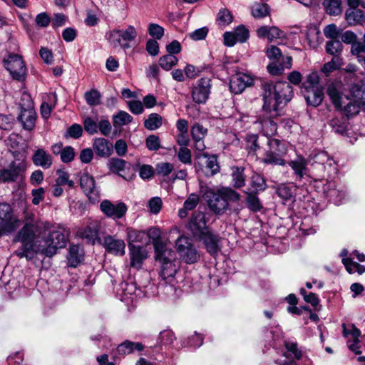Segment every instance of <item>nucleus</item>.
I'll list each match as a JSON object with an SVG mask.
<instances>
[{
  "label": "nucleus",
  "mask_w": 365,
  "mask_h": 365,
  "mask_svg": "<svg viewBox=\"0 0 365 365\" xmlns=\"http://www.w3.org/2000/svg\"><path fill=\"white\" fill-rule=\"evenodd\" d=\"M84 252L80 245H71L68 255V261L71 267H76L83 259Z\"/></svg>",
  "instance_id": "2f4dec72"
},
{
  "label": "nucleus",
  "mask_w": 365,
  "mask_h": 365,
  "mask_svg": "<svg viewBox=\"0 0 365 365\" xmlns=\"http://www.w3.org/2000/svg\"><path fill=\"white\" fill-rule=\"evenodd\" d=\"M86 103L91 106H96L101 103V94L96 89H91L85 93Z\"/></svg>",
  "instance_id": "603ef678"
},
{
  "label": "nucleus",
  "mask_w": 365,
  "mask_h": 365,
  "mask_svg": "<svg viewBox=\"0 0 365 365\" xmlns=\"http://www.w3.org/2000/svg\"><path fill=\"white\" fill-rule=\"evenodd\" d=\"M128 247L130 267L138 269L141 268L143 261L147 258L145 249L142 246L135 245L131 243L128 245Z\"/></svg>",
  "instance_id": "4be33fe9"
},
{
  "label": "nucleus",
  "mask_w": 365,
  "mask_h": 365,
  "mask_svg": "<svg viewBox=\"0 0 365 365\" xmlns=\"http://www.w3.org/2000/svg\"><path fill=\"white\" fill-rule=\"evenodd\" d=\"M251 185L257 192H262L267 188L264 178L258 174L252 176Z\"/></svg>",
  "instance_id": "6e6d98bb"
},
{
  "label": "nucleus",
  "mask_w": 365,
  "mask_h": 365,
  "mask_svg": "<svg viewBox=\"0 0 365 365\" xmlns=\"http://www.w3.org/2000/svg\"><path fill=\"white\" fill-rule=\"evenodd\" d=\"M200 234V238L205 245L207 251L212 255L217 254L220 250V236L208 230L202 231Z\"/></svg>",
  "instance_id": "412c9836"
},
{
  "label": "nucleus",
  "mask_w": 365,
  "mask_h": 365,
  "mask_svg": "<svg viewBox=\"0 0 365 365\" xmlns=\"http://www.w3.org/2000/svg\"><path fill=\"white\" fill-rule=\"evenodd\" d=\"M155 259L160 264L162 279L166 280L175 275L177 267L174 262L175 254L173 250L168 249L164 244H156Z\"/></svg>",
  "instance_id": "39448f33"
},
{
  "label": "nucleus",
  "mask_w": 365,
  "mask_h": 365,
  "mask_svg": "<svg viewBox=\"0 0 365 365\" xmlns=\"http://www.w3.org/2000/svg\"><path fill=\"white\" fill-rule=\"evenodd\" d=\"M175 246L181 258L187 264L196 262L200 255L190 242V240L185 236H180L176 240Z\"/></svg>",
  "instance_id": "9d476101"
},
{
  "label": "nucleus",
  "mask_w": 365,
  "mask_h": 365,
  "mask_svg": "<svg viewBox=\"0 0 365 365\" xmlns=\"http://www.w3.org/2000/svg\"><path fill=\"white\" fill-rule=\"evenodd\" d=\"M26 168L24 160L13 161L7 168L0 170V181L2 182H14L25 172Z\"/></svg>",
  "instance_id": "dca6fc26"
},
{
  "label": "nucleus",
  "mask_w": 365,
  "mask_h": 365,
  "mask_svg": "<svg viewBox=\"0 0 365 365\" xmlns=\"http://www.w3.org/2000/svg\"><path fill=\"white\" fill-rule=\"evenodd\" d=\"M74 157V149L71 146L65 147L61 152V160L65 163L71 162Z\"/></svg>",
  "instance_id": "338daca9"
},
{
  "label": "nucleus",
  "mask_w": 365,
  "mask_h": 365,
  "mask_svg": "<svg viewBox=\"0 0 365 365\" xmlns=\"http://www.w3.org/2000/svg\"><path fill=\"white\" fill-rule=\"evenodd\" d=\"M178 62V58L169 53L160 57L159 59L160 66L165 71H170Z\"/></svg>",
  "instance_id": "3c124183"
},
{
  "label": "nucleus",
  "mask_w": 365,
  "mask_h": 365,
  "mask_svg": "<svg viewBox=\"0 0 365 365\" xmlns=\"http://www.w3.org/2000/svg\"><path fill=\"white\" fill-rule=\"evenodd\" d=\"M128 245L133 242L147 243V234L145 231H139L133 228L127 229Z\"/></svg>",
  "instance_id": "58836bf2"
},
{
  "label": "nucleus",
  "mask_w": 365,
  "mask_h": 365,
  "mask_svg": "<svg viewBox=\"0 0 365 365\" xmlns=\"http://www.w3.org/2000/svg\"><path fill=\"white\" fill-rule=\"evenodd\" d=\"M246 193V203L247 207L252 212L260 211L263 208V206L257 195L253 192Z\"/></svg>",
  "instance_id": "49530a36"
},
{
  "label": "nucleus",
  "mask_w": 365,
  "mask_h": 365,
  "mask_svg": "<svg viewBox=\"0 0 365 365\" xmlns=\"http://www.w3.org/2000/svg\"><path fill=\"white\" fill-rule=\"evenodd\" d=\"M195 156L197 158H200L201 157L207 158L205 163L207 175H214L219 172L220 166L216 155H209L207 153H202L196 154Z\"/></svg>",
  "instance_id": "7c9ffc66"
},
{
  "label": "nucleus",
  "mask_w": 365,
  "mask_h": 365,
  "mask_svg": "<svg viewBox=\"0 0 365 365\" xmlns=\"http://www.w3.org/2000/svg\"><path fill=\"white\" fill-rule=\"evenodd\" d=\"M234 34L236 36V38L238 42L240 43L245 42L249 38V31L243 25L237 26L235 29Z\"/></svg>",
  "instance_id": "0e129e2a"
},
{
  "label": "nucleus",
  "mask_w": 365,
  "mask_h": 365,
  "mask_svg": "<svg viewBox=\"0 0 365 365\" xmlns=\"http://www.w3.org/2000/svg\"><path fill=\"white\" fill-rule=\"evenodd\" d=\"M245 169L240 167H233L232 173V182L235 188H240L245 185Z\"/></svg>",
  "instance_id": "4c0bfd02"
},
{
  "label": "nucleus",
  "mask_w": 365,
  "mask_h": 365,
  "mask_svg": "<svg viewBox=\"0 0 365 365\" xmlns=\"http://www.w3.org/2000/svg\"><path fill=\"white\" fill-rule=\"evenodd\" d=\"M307 92L305 99L309 105L317 107L322 103L324 98V88L309 89Z\"/></svg>",
  "instance_id": "72a5a7b5"
},
{
  "label": "nucleus",
  "mask_w": 365,
  "mask_h": 365,
  "mask_svg": "<svg viewBox=\"0 0 365 365\" xmlns=\"http://www.w3.org/2000/svg\"><path fill=\"white\" fill-rule=\"evenodd\" d=\"M4 65L14 79L23 81L26 73V65L18 54H9L4 59Z\"/></svg>",
  "instance_id": "1a4fd4ad"
},
{
  "label": "nucleus",
  "mask_w": 365,
  "mask_h": 365,
  "mask_svg": "<svg viewBox=\"0 0 365 365\" xmlns=\"http://www.w3.org/2000/svg\"><path fill=\"white\" fill-rule=\"evenodd\" d=\"M137 31L133 26L129 25L125 29H114L106 34V38L113 48L120 47L126 51L131 48V43L135 41Z\"/></svg>",
  "instance_id": "423d86ee"
},
{
  "label": "nucleus",
  "mask_w": 365,
  "mask_h": 365,
  "mask_svg": "<svg viewBox=\"0 0 365 365\" xmlns=\"http://www.w3.org/2000/svg\"><path fill=\"white\" fill-rule=\"evenodd\" d=\"M31 160L36 166L41 167L43 169L51 168L53 163L51 155L43 148L36 149L32 155Z\"/></svg>",
  "instance_id": "393cba45"
},
{
  "label": "nucleus",
  "mask_w": 365,
  "mask_h": 365,
  "mask_svg": "<svg viewBox=\"0 0 365 365\" xmlns=\"http://www.w3.org/2000/svg\"><path fill=\"white\" fill-rule=\"evenodd\" d=\"M345 18L351 26L361 24L365 21V17L361 10L354 8H349L345 13Z\"/></svg>",
  "instance_id": "473e14b6"
},
{
  "label": "nucleus",
  "mask_w": 365,
  "mask_h": 365,
  "mask_svg": "<svg viewBox=\"0 0 365 365\" xmlns=\"http://www.w3.org/2000/svg\"><path fill=\"white\" fill-rule=\"evenodd\" d=\"M341 0H324V6L328 14L336 16L341 12Z\"/></svg>",
  "instance_id": "c03bdc74"
},
{
  "label": "nucleus",
  "mask_w": 365,
  "mask_h": 365,
  "mask_svg": "<svg viewBox=\"0 0 365 365\" xmlns=\"http://www.w3.org/2000/svg\"><path fill=\"white\" fill-rule=\"evenodd\" d=\"M329 125L336 133L343 135L346 131V125L342 118L334 117L330 120Z\"/></svg>",
  "instance_id": "864d4df0"
},
{
  "label": "nucleus",
  "mask_w": 365,
  "mask_h": 365,
  "mask_svg": "<svg viewBox=\"0 0 365 365\" xmlns=\"http://www.w3.org/2000/svg\"><path fill=\"white\" fill-rule=\"evenodd\" d=\"M354 98L365 108V83L353 91Z\"/></svg>",
  "instance_id": "774afa93"
},
{
  "label": "nucleus",
  "mask_w": 365,
  "mask_h": 365,
  "mask_svg": "<svg viewBox=\"0 0 365 365\" xmlns=\"http://www.w3.org/2000/svg\"><path fill=\"white\" fill-rule=\"evenodd\" d=\"M276 193L282 200H290L294 197V187L288 184H280L277 187Z\"/></svg>",
  "instance_id": "79ce46f5"
},
{
  "label": "nucleus",
  "mask_w": 365,
  "mask_h": 365,
  "mask_svg": "<svg viewBox=\"0 0 365 365\" xmlns=\"http://www.w3.org/2000/svg\"><path fill=\"white\" fill-rule=\"evenodd\" d=\"M200 202V197L195 193L190 194L184 202L183 207L178 211V216L181 218L187 217L188 212L194 210Z\"/></svg>",
  "instance_id": "c756f323"
},
{
  "label": "nucleus",
  "mask_w": 365,
  "mask_h": 365,
  "mask_svg": "<svg viewBox=\"0 0 365 365\" xmlns=\"http://www.w3.org/2000/svg\"><path fill=\"white\" fill-rule=\"evenodd\" d=\"M144 349V346L140 342H133L125 340L116 348V353L124 356L125 355L133 354L135 351H140Z\"/></svg>",
  "instance_id": "cd10ccee"
},
{
  "label": "nucleus",
  "mask_w": 365,
  "mask_h": 365,
  "mask_svg": "<svg viewBox=\"0 0 365 365\" xmlns=\"http://www.w3.org/2000/svg\"><path fill=\"white\" fill-rule=\"evenodd\" d=\"M264 110L279 115L280 110L293 97L292 86L286 81L264 82L262 86Z\"/></svg>",
  "instance_id": "f03ea898"
},
{
  "label": "nucleus",
  "mask_w": 365,
  "mask_h": 365,
  "mask_svg": "<svg viewBox=\"0 0 365 365\" xmlns=\"http://www.w3.org/2000/svg\"><path fill=\"white\" fill-rule=\"evenodd\" d=\"M13 241L21 244L14 255L31 261L37 255L48 257L53 256L58 249L66 247L67 237L61 227L45 221L26 223Z\"/></svg>",
  "instance_id": "f257e3e1"
},
{
  "label": "nucleus",
  "mask_w": 365,
  "mask_h": 365,
  "mask_svg": "<svg viewBox=\"0 0 365 365\" xmlns=\"http://www.w3.org/2000/svg\"><path fill=\"white\" fill-rule=\"evenodd\" d=\"M84 129L89 135L98 133V123L94 119L87 117L83 121Z\"/></svg>",
  "instance_id": "052dcab7"
},
{
  "label": "nucleus",
  "mask_w": 365,
  "mask_h": 365,
  "mask_svg": "<svg viewBox=\"0 0 365 365\" xmlns=\"http://www.w3.org/2000/svg\"><path fill=\"white\" fill-rule=\"evenodd\" d=\"M80 185L91 203L94 204L98 202L100 190L92 175L88 173H82L80 176Z\"/></svg>",
  "instance_id": "2eb2a0df"
},
{
  "label": "nucleus",
  "mask_w": 365,
  "mask_h": 365,
  "mask_svg": "<svg viewBox=\"0 0 365 365\" xmlns=\"http://www.w3.org/2000/svg\"><path fill=\"white\" fill-rule=\"evenodd\" d=\"M302 85L303 88L306 91H309V89L323 88V86L320 84L319 76L317 71H312L308 74Z\"/></svg>",
  "instance_id": "ea45409f"
},
{
  "label": "nucleus",
  "mask_w": 365,
  "mask_h": 365,
  "mask_svg": "<svg viewBox=\"0 0 365 365\" xmlns=\"http://www.w3.org/2000/svg\"><path fill=\"white\" fill-rule=\"evenodd\" d=\"M233 16L232 13L226 8L221 9L217 16V23L220 27H225L232 23Z\"/></svg>",
  "instance_id": "a18cd8bd"
},
{
  "label": "nucleus",
  "mask_w": 365,
  "mask_h": 365,
  "mask_svg": "<svg viewBox=\"0 0 365 365\" xmlns=\"http://www.w3.org/2000/svg\"><path fill=\"white\" fill-rule=\"evenodd\" d=\"M267 145L268 150L262 162L267 165H284L283 157L287 153L285 144L278 139L271 138L268 140Z\"/></svg>",
  "instance_id": "6e6552de"
},
{
  "label": "nucleus",
  "mask_w": 365,
  "mask_h": 365,
  "mask_svg": "<svg viewBox=\"0 0 365 365\" xmlns=\"http://www.w3.org/2000/svg\"><path fill=\"white\" fill-rule=\"evenodd\" d=\"M258 136L257 135H250L247 138V150L250 155H253L259 149V145L257 143Z\"/></svg>",
  "instance_id": "680f3d73"
},
{
  "label": "nucleus",
  "mask_w": 365,
  "mask_h": 365,
  "mask_svg": "<svg viewBox=\"0 0 365 365\" xmlns=\"http://www.w3.org/2000/svg\"><path fill=\"white\" fill-rule=\"evenodd\" d=\"M203 342V337L197 332L190 336H188L186 339L183 341V345L185 346H190L192 348H198L200 347Z\"/></svg>",
  "instance_id": "5fc2aeb1"
},
{
  "label": "nucleus",
  "mask_w": 365,
  "mask_h": 365,
  "mask_svg": "<svg viewBox=\"0 0 365 365\" xmlns=\"http://www.w3.org/2000/svg\"><path fill=\"white\" fill-rule=\"evenodd\" d=\"M211 89V79L208 77L200 78L191 91L192 101L197 104H204L207 101Z\"/></svg>",
  "instance_id": "4468645a"
},
{
  "label": "nucleus",
  "mask_w": 365,
  "mask_h": 365,
  "mask_svg": "<svg viewBox=\"0 0 365 365\" xmlns=\"http://www.w3.org/2000/svg\"><path fill=\"white\" fill-rule=\"evenodd\" d=\"M133 120V117L125 111L120 110L113 115V125L118 127L127 125Z\"/></svg>",
  "instance_id": "37998d69"
},
{
  "label": "nucleus",
  "mask_w": 365,
  "mask_h": 365,
  "mask_svg": "<svg viewBox=\"0 0 365 365\" xmlns=\"http://www.w3.org/2000/svg\"><path fill=\"white\" fill-rule=\"evenodd\" d=\"M288 165L293 170L294 179L297 181H301L304 177L312 175V171L308 168V159L299 155L295 159L289 161Z\"/></svg>",
  "instance_id": "a211bd4d"
},
{
  "label": "nucleus",
  "mask_w": 365,
  "mask_h": 365,
  "mask_svg": "<svg viewBox=\"0 0 365 365\" xmlns=\"http://www.w3.org/2000/svg\"><path fill=\"white\" fill-rule=\"evenodd\" d=\"M207 220L205 215L201 211H195L190 219L188 227L193 233H200L206 229Z\"/></svg>",
  "instance_id": "a878e982"
},
{
  "label": "nucleus",
  "mask_w": 365,
  "mask_h": 365,
  "mask_svg": "<svg viewBox=\"0 0 365 365\" xmlns=\"http://www.w3.org/2000/svg\"><path fill=\"white\" fill-rule=\"evenodd\" d=\"M277 116L273 115L272 112L264 110V106H262L261 113L257 116L255 123L259 125L258 128L261 130L262 133L269 139L277 133V126L274 119Z\"/></svg>",
  "instance_id": "f8f14e48"
},
{
  "label": "nucleus",
  "mask_w": 365,
  "mask_h": 365,
  "mask_svg": "<svg viewBox=\"0 0 365 365\" xmlns=\"http://www.w3.org/2000/svg\"><path fill=\"white\" fill-rule=\"evenodd\" d=\"M78 233L82 238L87 240V242L92 245L98 239V229L96 224L91 223Z\"/></svg>",
  "instance_id": "f704fd0d"
},
{
  "label": "nucleus",
  "mask_w": 365,
  "mask_h": 365,
  "mask_svg": "<svg viewBox=\"0 0 365 365\" xmlns=\"http://www.w3.org/2000/svg\"><path fill=\"white\" fill-rule=\"evenodd\" d=\"M269 6L267 4H257L253 6L252 14L255 18H263L268 15Z\"/></svg>",
  "instance_id": "4d7b16f0"
},
{
  "label": "nucleus",
  "mask_w": 365,
  "mask_h": 365,
  "mask_svg": "<svg viewBox=\"0 0 365 365\" xmlns=\"http://www.w3.org/2000/svg\"><path fill=\"white\" fill-rule=\"evenodd\" d=\"M254 80L250 76L244 73H238L233 75L230 81V91L235 94L241 93L246 88L253 85Z\"/></svg>",
  "instance_id": "6ab92c4d"
},
{
  "label": "nucleus",
  "mask_w": 365,
  "mask_h": 365,
  "mask_svg": "<svg viewBox=\"0 0 365 365\" xmlns=\"http://www.w3.org/2000/svg\"><path fill=\"white\" fill-rule=\"evenodd\" d=\"M100 210L107 217L117 220L125 215L128 207L121 201L111 202L104 200L100 204Z\"/></svg>",
  "instance_id": "9b49d317"
},
{
  "label": "nucleus",
  "mask_w": 365,
  "mask_h": 365,
  "mask_svg": "<svg viewBox=\"0 0 365 365\" xmlns=\"http://www.w3.org/2000/svg\"><path fill=\"white\" fill-rule=\"evenodd\" d=\"M18 119L25 130H32L36 125V113L33 108H24L21 110Z\"/></svg>",
  "instance_id": "bb28decb"
},
{
  "label": "nucleus",
  "mask_w": 365,
  "mask_h": 365,
  "mask_svg": "<svg viewBox=\"0 0 365 365\" xmlns=\"http://www.w3.org/2000/svg\"><path fill=\"white\" fill-rule=\"evenodd\" d=\"M207 134V129L202 125L196 123L191 128V135L194 141L195 148L200 152L205 149L204 138Z\"/></svg>",
  "instance_id": "5701e85b"
},
{
  "label": "nucleus",
  "mask_w": 365,
  "mask_h": 365,
  "mask_svg": "<svg viewBox=\"0 0 365 365\" xmlns=\"http://www.w3.org/2000/svg\"><path fill=\"white\" fill-rule=\"evenodd\" d=\"M103 245L106 250L110 254L123 256L125 253V242L123 240L115 238L114 236H106Z\"/></svg>",
  "instance_id": "aec40b11"
},
{
  "label": "nucleus",
  "mask_w": 365,
  "mask_h": 365,
  "mask_svg": "<svg viewBox=\"0 0 365 365\" xmlns=\"http://www.w3.org/2000/svg\"><path fill=\"white\" fill-rule=\"evenodd\" d=\"M209 209L217 215H222L229 210L230 202H237L240 195L230 187H225L217 192H209L206 194Z\"/></svg>",
  "instance_id": "7ed1b4c3"
},
{
  "label": "nucleus",
  "mask_w": 365,
  "mask_h": 365,
  "mask_svg": "<svg viewBox=\"0 0 365 365\" xmlns=\"http://www.w3.org/2000/svg\"><path fill=\"white\" fill-rule=\"evenodd\" d=\"M162 125V117L155 113H151L144 123L145 127L150 130H154L160 128Z\"/></svg>",
  "instance_id": "8fccbe9b"
},
{
  "label": "nucleus",
  "mask_w": 365,
  "mask_h": 365,
  "mask_svg": "<svg viewBox=\"0 0 365 365\" xmlns=\"http://www.w3.org/2000/svg\"><path fill=\"white\" fill-rule=\"evenodd\" d=\"M19 220L11 206L6 202L0 203V237L9 235L16 230Z\"/></svg>",
  "instance_id": "0eeeda50"
},
{
  "label": "nucleus",
  "mask_w": 365,
  "mask_h": 365,
  "mask_svg": "<svg viewBox=\"0 0 365 365\" xmlns=\"http://www.w3.org/2000/svg\"><path fill=\"white\" fill-rule=\"evenodd\" d=\"M57 100V95L55 93L46 96L41 106V115L43 118L47 119L50 117L52 109L56 105Z\"/></svg>",
  "instance_id": "c85d7f7f"
},
{
  "label": "nucleus",
  "mask_w": 365,
  "mask_h": 365,
  "mask_svg": "<svg viewBox=\"0 0 365 365\" xmlns=\"http://www.w3.org/2000/svg\"><path fill=\"white\" fill-rule=\"evenodd\" d=\"M174 167L170 163H158L155 167L156 174L161 176H168L173 170Z\"/></svg>",
  "instance_id": "bf43d9fd"
},
{
  "label": "nucleus",
  "mask_w": 365,
  "mask_h": 365,
  "mask_svg": "<svg viewBox=\"0 0 365 365\" xmlns=\"http://www.w3.org/2000/svg\"><path fill=\"white\" fill-rule=\"evenodd\" d=\"M342 60L339 57H333L332 59L324 63L322 66L321 71L328 76L334 71L339 68L341 65Z\"/></svg>",
  "instance_id": "09e8293b"
},
{
  "label": "nucleus",
  "mask_w": 365,
  "mask_h": 365,
  "mask_svg": "<svg viewBox=\"0 0 365 365\" xmlns=\"http://www.w3.org/2000/svg\"><path fill=\"white\" fill-rule=\"evenodd\" d=\"M93 148L98 156L108 158L113 153V145L104 138H96L93 140Z\"/></svg>",
  "instance_id": "b1692460"
},
{
  "label": "nucleus",
  "mask_w": 365,
  "mask_h": 365,
  "mask_svg": "<svg viewBox=\"0 0 365 365\" xmlns=\"http://www.w3.org/2000/svg\"><path fill=\"white\" fill-rule=\"evenodd\" d=\"M324 193L335 205L343 202L346 196V189L344 185L336 181H329L323 186Z\"/></svg>",
  "instance_id": "ddd939ff"
},
{
  "label": "nucleus",
  "mask_w": 365,
  "mask_h": 365,
  "mask_svg": "<svg viewBox=\"0 0 365 365\" xmlns=\"http://www.w3.org/2000/svg\"><path fill=\"white\" fill-rule=\"evenodd\" d=\"M148 31L150 36H152L155 40L161 39L164 35V29L157 24H150L148 28Z\"/></svg>",
  "instance_id": "13d9d810"
},
{
  "label": "nucleus",
  "mask_w": 365,
  "mask_h": 365,
  "mask_svg": "<svg viewBox=\"0 0 365 365\" xmlns=\"http://www.w3.org/2000/svg\"><path fill=\"white\" fill-rule=\"evenodd\" d=\"M344 84L341 81L334 80L327 86V94L336 108L342 106L344 101H348V97L343 93Z\"/></svg>",
  "instance_id": "f3484780"
},
{
  "label": "nucleus",
  "mask_w": 365,
  "mask_h": 365,
  "mask_svg": "<svg viewBox=\"0 0 365 365\" xmlns=\"http://www.w3.org/2000/svg\"><path fill=\"white\" fill-rule=\"evenodd\" d=\"M146 147L150 150L156 151L160 148V140L155 135H149L145 140Z\"/></svg>",
  "instance_id": "69168bd1"
},
{
  "label": "nucleus",
  "mask_w": 365,
  "mask_h": 365,
  "mask_svg": "<svg viewBox=\"0 0 365 365\" xmlns=\"http://www.w3.org/2000/svg\"><path fill=\"white\" fill-rule=\"evenodd\" d=\"M286 351L283 355L287 359L292 358L299 360L302 357V352L299 349L297 344L294 341H287L284 343Z\"/></svg>",
  "instance_id": "c9c22d12"
},
{
  "label": "nucleus",
  "mask_w": 365,
  "mask_h": 365,
  "mask_svg": "<svg viewBox=\"0 0 365 365\" xmlns=\"http://www.w3.org/2000/svg\"><path fill=\"white\" fill-rule=\"evenodd\" d=\"M343 44L338 39H332L328 41L326 43V51L334 56V57H339V55L342 51Z\"/></svg>",
  "instance_id": "de8ad7c7"
},
{
  "label": "nucleus",
  "mask_w": 365,
  "mask_h": 365,
  "mask_svg": "<svg viewBox=\"0 0 365 365\" xmlns=\"http://www.w3.org/2000/svg\"><path fill=\"white\" fill-rule=\"evenodd\" d=\"M308 162L312 167V174L317 177H329L336 173L335 160L325 151H313L308 158Z\"/></svg>",
  "instance_id": "20e7f679"
},
{
  "label": "nucleus",
  "mask_w": 365,
  "mask_h": 365,
  "mask_svg": "<svg viewBox=\"0 0 365 365\" xmlns=\"http://www.w3.org/2000/svg\"><path fill=\"white\" fill-rule=\"evenodd\" d=\"M127 162L123 159L112 158L108 160V166L112 173H117L119 176L123 177L120 173L125 169Z\"/></svg>",
  "instance_id": "a19ab883"
},
{
  "label": "nucleus",
  "mask_w": 365,
  "mask_h": 365,
  "mask_svg": "<svg viewBox=\"0 0 365 365\" xmlns=\"http://www.w3.org/2000/svg\"><path fill=\"white\" fill-rule=\"evenodd\" d=\"M361 107V105L356 99L351 100L348 98V101H344L342 106L336 108L344 110L347 115H354L359 113Z\"/></svg>",
  "instance_id": "e433bc0d"
},
{
  "label": "nucleus",
  "mask_w": 365,
  "mask_h": 365,
  "mask_svg": "<svg viewBox=\"0 0 365 365\" xmlns=\"http://www.w3.org/2000/svg\"><path fill=\"white\" fill-rule=\"evenodd\" d=\"M145 232L147 234V240L151 239L153 240L155 248L156 244H163L160 241L161 237V231L159 228L155 227H151Z\"/></svg>",
  "instance_id": "e2e57ef3"
}]
</instances>
